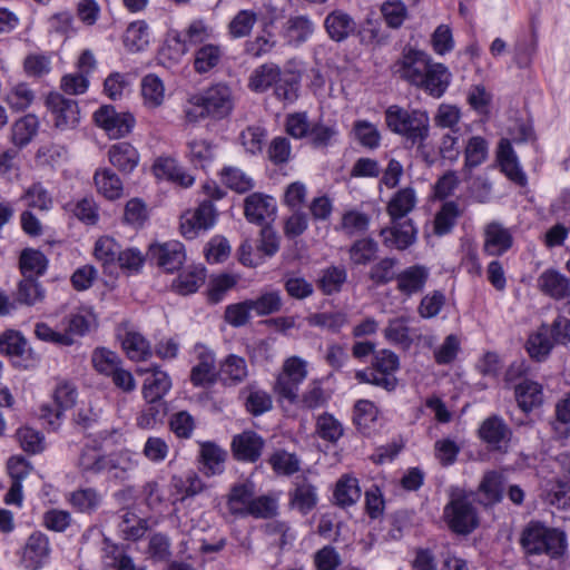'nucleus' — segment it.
<instances>
[{
  "label": "nucleus",
  "instance_id": "obj_42",
  "mask_svg": "<svg viewBox=\"0 0 570 570\" xmlns=\"http://www.w3.org/2000/svg\"><path fill=\"white\" fill-rule=\"evenodd\" d=\"M222 57L223 50L219 46L204 45L195 51L194 69L198 73H206L219 65Z\"/></svg>",
  "mask_w": 570,
  "mask_h": 570
},
{
  "label": "nucleus",
  "instance_id": "obj_63",
  "mask_svg": "<svg viewBox=\"0 0 570 570\" xmlns=\"http://www.w3.org/2000/svg\"><path fill=\"white\" fill-rule=\"evenodd\" d=\"M169 429L179 439H189L196 428L193 415L187 411H178L169 417Z\"/></svg>",
  "mask_w": 570,
  "mask_h": 570
},
{
  "label": "nucleus",
  "instance_id": "obj_53",
  "mask_svg": "<svg viewBox=\"0 0 570 570\" xmlns=\"http://www.w3.org/2000/svg\"><path fill=\"white\" fill-rule=\"evenodd\" d=\"M464 169L471 170L483 164L488 157V142L480 136H473L468 140L464 149Z\"/></svg>",
  "mask_w": 570,
  "mask_h": 570
},
{
  "label": "nucleus",
  "instance_id": "obj_64",
  "mask_svg": "<svg viewBox=\"0 0 570 570\" xmlns=\"http://www.w3.org/2000/svg\"><path fill=\"white\" fill-rule=\"evenodd\" d=\"M268 462L277 474L291 475L299 470L297 456L284 450L273 453Z\"/></svg>",
  "mask_w": 570,
  "mask_h": 570
},
{
  "label": "nucleus",
  "instance_id": "obj_49",
  "mask_svg": "<svg viewBox=\"0 0 570 570\" xmlns=\"http://www.w3.org/2000/svg\"><path fill=\"white\" fill-rule=\"evenodd\" d=\"M460 216L461 209L455 202L444 203L435 215L434 233L439 236L450 233Z\"/></svg>",
  "mask_w": 570,
  "mask_h": 570
},
{
  "label": "nucleus",
  "instance_id": "obj_38",
  "mask_svg": "<svg viewBox=\"0 0 570 570\" xmlns=\"http://www.w3.org/2000/svg\"><path fill=\"white\" fill-rule=\"evenodd\" d=\"M337 132L336 124L334 121L325 122L324 120L318 119L311 122L307 138L314 148H326L336 138Z\"/></svg>",
  "mask_w": 570,
  "mask_h": 570
},
{
  "label": "nucleus",
  "instance_id": "obj_28",
  "mask_svg": "<svg viewBox=\"0 0 570 570\" xmlns=\"http://www.w3.org/2000/svg\"><path fill=\"white\" fill-rule=\"evenodd\" d=\"M360 498L361 488L356 478L345 474L337 480L334 490V501L336 505L347 508L354 505Z\"/></svg>",
  "mask_w": 570,
  "mask_h": 570
},
{
  "label": "nucleus",
  "instance_id": "obj_17",
  "mask_svg": "<svg viewBox=\"0 0 570 570\" xmlns=\"http://www.w3.org/2000/svg\"><path fill=\"white\" fill-rule=\"evenodd\" d=\"M110 164L119 171L129 174L139 163L138 150L127 141H120L111 145L107 153Z\"/></svg>",
  "mask_w": 570,
  "mask_h": 570
},
{
  "label": "nucleus",
  "instance_id": "obj_2",
  "mask_svg": "<svg viewBox=\"0 0 570 570\" xmlns=\"http://www.w3.org/2000/svg\"><path fill=\"white\" fill-rule=\"evenodd\" d=\"M234 105L232 89L225 83H215L188 99L185 118L190 122H197L207 117L224 119L233 111Z\"/></svg>",
  "mask_w": 570,
  "mask_h": 570
},
{
  "label": "nucleus",
  "instance_id": "obj_11",
  "mask_svg": "<svg viewBox=\"0 0 570 570\" xmlns=\"http://www.w3.org/2000/svg\"><path fill=\"white\" fill-rule=\"evenodd\" d=\"M512 432L503 419L492 415L485 419L479 428V436L494 450H505Z\"/></svg>",
  "mask_w": 570,
  "mask_h": 570
},
{
  "label": "nucleus",
  "instance_id": "obj_6",
  "mask_svg": "<svg viewBox=\"0 0 570 570\" xmlns=\"http://www.w3.org/2000/svg\"><path fill=\"white\" fill-rule=\"evenodd\" d=\"M444 518L449 528L460 534H468L478 527L475 508L468 495L453 492L444 508Z\"/></svg>",
  "mask_w": 570,
  "mask_h": 570
},
{
  "label": "nucleus",
  "instance_id": "obj_8",
  "mask_svg": "<svg viewBox=\"0 0 570 570\" xmlns=\"http://www.w3.org/2000/svg\"><path fill=\"white\" fill-rule=\"evenodd\" d=\"M46 105L52 115L55 127L60 130L75 128L80 120V110L75 99L66 98L58 92H51Z\"/></svg>",
  "mask_w": 570,
  "mask_h": 570
},
{
  "label": "nucleus",
  "instance_id": "obj_56",
  "mask_svg": "<svg viewBox=\"0 0 570 570\" xmlns=\"http://www.w3.org/2000/svg\"><path fill=\"white\" fill-rule=\"evenodd\" d=\"M222 181L236 193L243 194L254 187L253 179L237 167H225L220 173Z\"/></svg>",
  "mask_w": 570,
  "mask_h": 570
},
{
  "label": "nucleus",
  "instance_id": "obj_61",
  "mask_svg": "<svg viewBox=\"0 0 570 570\" xmlns=\"http://www.w3.org/2000/svg\"><path fill=\"white\" fill-rule=\"evenodd\" d=\"M17 439L22 450L30 454H37L45 450V436L41 432L23 426L17 431Z\"/></svg>",
  "mask_w": 570,
  "mask_h": 570
},
{
  "label": "nucleus",
  "instance_id": "obj_16",
  "mask_svg": "<svg viewBox=\"0 0 570 570\" xmlns=\"http://www.w3.org/2000/svg\"><path fill=\"white\" fill-rule=\"evenodd\" d=\"M75 466L82 476L106 472V454L98 446L86 444L75 460Z\"/></svg>",
  "mask_w": 570,
  "mask_h": 570
},
{
  "label": "nucleus",
  "instance_id": "obj_45",
  "mask_svg": "<svg viewBox=\"0 0 570 570\" xmlns=\"http://www.w3.org/2000/svg\"><path fill=\"white\" fill-rule=\"evenodd\" d=\"M141 96L147 107H159L165 99V86L161 79L154 73L145 76L141 80Z\"/></svg>",
  "mask_w": 570,
  "mask_h": 570
},
{
  "label": "nucleus",
  "instance_id": "obj_31",
  "mask_svg": "<svg viewBox=\"0 0 570 570\" xmlns=\"http://www.w3.org/2000/svg\"><path fill=\"white\" fill-rule=\"evenodd\" d=\"M94 181L98 193L109 200L118 199L122 195V183L111 169H98Z\"/></svg>",
  "mask_w": 570,
  "mask_h": 570
},
{
  "label": "nucleus",
  "instance_id": "obj_58",
  "mask_svg": "<svg viewBox=\"0 0 570 570\" xmlns=\"http://www.w3.org/2000/svg\"><path fill=\"white\" fill-rule=\"evenodd\" d=\"M77 400V389L69 382H61L57 385L53 393L56 404L55 417L59 420L63 411L72 407Z\"/></svg>",
  "mask_w": 570,
  "mask_h": 570
},
{
  "label": "nucleus",
  "instance_id": "obj_19",
  "mask_svg": "<svg viewBox=\"0 0 570 570\" xmlns=\"http://www.w3.org/2000/svg\"><path fill=\"white\" fill-rule=\"evenodd\" d=\"M512 246V235L497 222H492L484 229V250L491 256H500Z\"/></svg>",
  "mask_w": 570,
  "mask_h": 570
},
{
  "label": "nucleus",
  "instance_id": "obj_18",
  "mask_svg": "<svg viewBox=\"0 0 570 570\" xmlns=\"http://www.w3.org/2000/svg\"><path fill=\"white\" fill-rule=\"evenodd\" d=\"M197 364L191 368L190 381L200 386L215 381V355L204 345H196Z\"/></svg>",
  "mask_w": 570,
  "mask_h": 570
},
{
  "label": "nucleus",
  "instance_id": "obj_41",
  "mask_svg": "<svg viewBox=\"0 0 570 570\" xmlns=\"http://www.w3.org/2000/svg\"><path fill=\"white\" fill-rule=\"evenodd\" d=\"M409 321L407 316L390 318L386 327L383 330L384 337L395 345L409 347L412 344Z\"/></svg>",
  "mask_w": 570,
  "mask_h": 570
},
{
  "label": "nucleus",
  "instance_id": "obj_50",
  "mask_svg": "<svg viewBox=\"0 0 570 570\" xmlns=\"http://www.w3.org/2000/svg\"><path fill=\"white\" fill-rule=\"evenodd\" d=\"M252 309L258 316H266L277 313L282 309L283 298L279 291H266L258 297L249 299Z\"/></svg>",
  "mask_w": 570,
  "mask_h": 570
},
{
  "label": "nucleus",
  "instance_id": "obj_21",
  "mask_svg": "<svg viewBox=\"0 0 570 570\" xmlns=\"http://www.w3.org/2000/svg\"><path fill=\"white\" fill-rule=\"evenodd\" d=\"M148 373L142 384V396L145 401H164V396L171 387L169 375L158 367L145 370Z\"/></svg>",
  "mask_w": 570,
  "mask_h": 570
},
{
  "label": "nucleus",
  "instance_id": "obj_46",
  "mask_svg": "<svg viewBox=\"0 0 570 570\" xmlns=\"http://www.w3.org/2000/svg\"><path fill=\"white\" fill-rule=\"evenodd\" d=\"M299 78L297 72L291 70L283 71L274 86L276 97L285 102H294L298 97Z\"/></svg>",
  "mask_w": 570,
  "mask_h": 570
},
{
  "label": "nucleus",
  "instance_id": "obj_12",
  "mask_svg": "<svg viewBox=\"0 0 570 570\" xmlns=\"http://www.w3.org/2000/svg\"><path fill=\"white\" fill-rule=\"evenodd\" d=\"M265 441L254 431H244L233 438L232 450L239 461L256 462L264 449Z\"/></svg>",
  "mask_w": 570,
  "mask_h": 570
},
{
  "label": "nucleus",
  "instance_id": "obj_15",
  "mask_svg": "<svg viewBox=\"0 0 570 570\" xmlns=\"http://www.w3.org/2000/svg\"><path fill=\"white\" fill-rule=\"evenodd\" d=\"M324 28L331 40L342 42L354 35L356 22L347 12L336 9L325 17Z\"/></svg>",
  "mask_w": 570,
  "mask_h": 570
},
{
  "label": "nucleus",
  "instance_id": "obj_60",
  "mask_svg": "<svg viewBox=\"0 0 570 570\" xmlns=\"http://www.w3.org/2000/svg\"><path fill=\"white\" fill-rule=\"evenodd\" d=\"M257 22V13L252 10H240L230 20L228 31L233 38H244L252 32Z\"/></svg>",
  "mask_w": 570,
  "mask_h": 570
},
{
  "label": "nucleus",
  "instance_id": "obj_35",
  "mask_svg": "<svg viewBox=\"0 0 570 570\" xmlns=\"http://www.w3.org/2000/svg\"><path fill=\"white\" fill-rule=\"evenodd\" d=\"M245 396V407L250 414L258 416L268 412L273 406L272 396L255 385H248L242 390Z\"/></svg>",
  "mask_w": 570,
  "mask_h": 570
},
{
  "label": "nucleus",
  "instance_id": "obj_29",
  "mask_svg": "<svg viewBox=\"0 0 570 570\" xmlns=\"http://www.w3.org/2000/svg\"><path fill=\"white\" fill-rule=\"evenodd\" d=\"M553 344L549 326L542 325L529 336L525 347L531 358L541 362L550 354Z\"/></svg>",
  "mask_w": 570,
  "mask_h": 570
},
{
  "label": "nucleus",
  "instance_id": "obj_33",
  "mask_svg": "<svg viewBox=\"0 0 570 570\" xmlns=\"http://www.w3.org/2000/svg\"><path fill=\"white\" fill-rule=\"evenodd\" d=\"M515 397L523 411H531L543 402L542 386L537 382L524 380L515 386Z\"/></svg>",
  "mask_w": 570,
  "mask_h": 570
},
{
  "label": "nucleus",
  "instance_id": "obj_25",
  "mask_svg": "<svg viewBox=\"0 0 570 570\" xmlns=\"http://www.w3.org/2000/svg\"><path fill=\"white\" fill-rule=\"evenodd\" d=\"M429 277V272L422 266H411L396 276L397 289L407 296L420 293Z\"/></svg>",
  "mask_w": 570,
  "mask_h": 570
},
{
  "label": "nucleus",
  "instance_id": "obj_30",
  "mask_svg": "<svg viewBox=\"0 0 570 570\" xmlns=\"http://www.w3.org/2000/svg\"><path fill=\"white\" fill-rule=\"evenodd\" d=\"M136 465L137 461L135 454L129 450H120L106 454V472L110 473L116 479H126L128 472L134 470Z\"/></svg>",
  "mask_w": 570,
  "mask_h": 570
},
{
  "label": "nucleus",
  "instance_id": "obj_59",
  "mask_svg": "<svg viewBox=\"0 0 570 570\" xmlns=\"http://www.w3.org/2000/svg\"><path fill=\"white\" fill-rule=\"evenodd\" d=\"M316 432L321 439L335 443L343 435L341 422L330 413H323L317 417Z\"/></svg>",
  "mask_w": 570,
  "mask_h": 570
},
{
  "label": "nucleus",
  "instance_id": "obj_36",
  "mask_svg": "<svg viewBox=\"0 0 570 570\" xmlns=\"http://www.w3.org/2000/svg\"><path fill=\"white\" fill-rule=\"evenodd\" d=\"M313 32L314 23L305 16L291 17L284 24V37L289 43H303Z\"/></svg>",
  "mask_w": 570,
  "mask_h": 570
},
{
  "label": "nucleus",
  "instance_id": "obj_32",
  "mask_svg": "<svg viewBox=\"0 0 570 570\" xmlns=\"http://www.w3.org/2000/svg\"><path fill=\"white\" fill-rule=\"evenodd\" d=\"M39 129V120L32 115H26L18 119L11 127V141L14 146L22 148L27 146Z\"/></svg>",
  "mask_w": 570,
  "mask_h": 570
},
{
  "label": "nucleus",
  "instance_id": "obj_52",
  "mask_svg": "<svg viewBox=\"0 0 570 570\" xmlns=\"http://www.w3.org/2000/svg\"><path fill=\"white\" fill-rule=\"evenodd\" d=\"M308 325L338 333L347 323V315L343 312L314 313L306 318Z\"/></svg>",
  "mask_w": 570,
  "mask_h": 570
},
{
  "label": "nucleus",
  "instance_id": "obj_27",
  "mask_svg": "<svg viewBox=\"0 0 570 570\" xmlns=\"http://www.w3.org/2000/svg\"><path fill=\"white\" fill-rule=\"evenodd\" d=\"M226 456V451L213 442H204L200 445V463L208 476L223 473Z\"/></svg>",
  "mask_w": 570,
  "mask_h": 570
},
{
  "label": "nucleus",
  "instance_id": "obj_10",
  "mask_svg": "<svg viewBox=\"0 0 570 570\" xmlns=\"http://www.w3.org/2000/svg\"><path fill=\"white\" fill-rule=\"evenodd\" d=\"M383 244L389 248L404 250L416 240V229L411 219L391 220V226L381 230Z\"/></svg>",
  "mask_w": 570,
  "mask_h": 570
},
{
  "label": "nucleus",
  "instance_id": "obj_37",
  "mask_svg": "<svg viewBox=\"0 0 570 570\" xmlns=\"http://www.w3.org/2000/svg\"><path fill=\"white\" fill-rule=\"evenodd\" d=\"M167 411L165 401H146V405L137 416V426L142 430L156 429L163 423Z\"/></svg>",
  "mask_w": 570,
  "mask_h": 570
},
{
  "label": "nucleus",
  "instance_id": "obj_43",
  "mask_svg": "<svg viewBox=\"0 0 570 570\" xmlns=\"http://www.w3.org/2000/svg\"><path fill=\"white\" fill-rule=\"evenodd\" d=\"M121 344L130 360L144 361L151 355L149 342L138 332H126Z\"/></svg>",
  "mask_w": 570,
  "mask_h": 570
},
{
  "label": "nucleus",
  "instance_id": "obj_39",
  "mask_svg": "<svg viewBox=\"0 0 570 570\" xmlns=\"http://www.w3.org/2000/svg\"><path fill=\"white\" fill-rule=\"evenodd\" d=\"M282 72L277 65L264 63L252 73L249 87L256 92L266 91L269 87L275 86Z\"/></svg>",
  "mask_w": 570,
  "mask_h": 570
},
{
  "label": "nucleus",
  "instance_id": "obj_47",
  "mask_svg": "<svg viewBox=\"0 0 570 570\" xmlns=\"http://www.w3.org/2000/svg\"><path fill=\"white\" fill-rule=\"evenodd\" d=\"M206 274L203 267H193L179 274L173 286L177 293L188 295L195 293L205 282Z\"/></svg>",
  "mask_w": 570,
  "mask_h": 570
},
{
  "label": "nucleus",
  "instance_id": "obj_9",
  "mask_svg": "<svg viewBox=\"0 0 570 570\" xmlns=\"http://www.w3.org/2000/svg\"><path fill=\"white\" fill-rule=\"evenodd\" d=\"M95 122L102 128L109 138L118 139L128 135L135 124L132 115L117 112L112 106H101L94 114Z\"/></svg>",
  "mask_w": 570,
  "mask_h": 570
},
{
  "label": "nucleus",
  "instance_id": "obj_22",
  "mask_svg": "<svg viewBox=\"0 0 570 570\" xmlns=\"http://www.w3.org/2000/svg\"><path fill=\"white\" fill-rule=\"evenodd\" d=\"M275 213L274 199L259 193H254L245 199V216L256 224H263Z\"/></svg>",
  "mask_w": 570,
  "mask_h": 570
},
{
  "label": "nucleus",
  "instance_id": "obj_55",
  "mask_svg": "<svg viewBox=\"0 0 570 570\" xmlns=\"http://www.w3.org/2000/svg\"><path fill=\"white\" fill-rule=\"evenodd\" d=\"M370 225V217L358 210H348L343 214L341 224L337 229L342 230L347 236H355L363 234L367 230Z\"/></svg>",
  "mask_w": 570,
  "mask_h": 570
},
{
  "label": "nucleus",
  "instance_id": "obj_51",
  "mask_svg": "<svg viewBox=\"0 0 570 570\" xmlns=\"http://www.w3.org/2000/svg\"><path fill=\"white\" fill-rule=\"evenodd\" d=\"M45 298V289L33 277H23L18 284L17 301L21 304L32 306L42 302Z\"/></svg>",
  "mask_w": 570,
  "mask_h": 570
},
{
  "label": "nucleus",
  "instance_id": "obj_3",
  "mask_svg": "<svg viewBox=\"0 0 570 570\" xmlns=\"http://www.w3.org/2000/svg\"><path fill=\"white\" fill-rule=\"evenodd\" d=\"M520 544L527 554L561 557L567 549L566 533L557 528H548L540 522H530L522 531Z\"/></svg>",
  "mask_w": 570,
  "mask_h": 570
},
{
  "label": "nucleus",
  "instance_id": "obj_40",
  "mask_svg": "<svg viewBox=\"0 0 570 570\" xmlns=\"http://www.w3.org/2000/svg\"><path fill=\"white\" fill-rule=\"evenodd\" d=\"M19 265L23 277L37 278L46 272L48 261L40 250L27 248L21 252Z\"/></svg>",
  "mask_w": 570,
  "mask_h": 570
},
{
  "label": "nucleus",
  "instance_id": "obj_34",
  "mask_svg": "<svg viewBox=\"0 0 570 570\" xmlns=\"http://www.w3.org/2000/svg\"><path fill=\"white\" fill-rule=\"evenodd\" d=\"M254 497L253 484L240 483L235 484L228 494L227 507L233 515L246 517V511L249 508L250 501Z\"/></svg>",
  "mask_w": 570,
  "mask_h": 570
},
{
  "label": "nucleus",
  "instance_id": "obj_57",
  "mask_svg": "<svg viewBox=\"0 0 570 570\" xmlns=\"http://www.w3.org/2000/svg\"><path fill=\"white\" fill-rule=\"evenodd\" d=\"M346 271L342 267L332 266L322 272L318 278V287L325 295L341 291L346 281Z\"/></svg>",
  "mask_w": 570,
  "mask_h": 570
},
{
  "label": "nucleus",
  "instance_id": "obj_7",
  "mask_svg": "<svg viewBox=\"0 0 570 570\" xmlns=\"http://www.w3.org/2000/svg\"><path fill=\"white\" fill-rule=\"evenodd\" d=\"M307 363L298 356L288 357L278 374L274 390L283 399L294 403L298 397V387L307 376Z\"/></svg>",
  "mask_w": 570,
  "mask_h": 570
},
{
  "label": "nucleus",
  "instance_id": "obj_14",
  "mask_svg": "<svg viewBox=\"0 0 570 570\" xmlns=\"http://www.w3.org/2000/svg\"><path fill=\"white\" fill-rule=\"evenodd\" d=\"M150 254L166 272L179 269L186 258L184 245L176 240L151 246Z\"/></svg>",
  "mask_w": 570,
  "mask_h": 570
},
{
  "label": "nucleus",
  "instance_id": "obj_24",
  "mask_svg": "<svg viewBox=\"0 0 570 570\" xmlns=\"http://www.w3.org/2000/svg\"><path fill=\"white\" fill-rule=\"evenodd\" d=\"M248 375V367L245 358L230 354L219 367V379L224 385L233 386L242 383Z\"/></svg>",
  "mask_w": 570,
  "mask_h": 570
},
{
  "label": "nucleus",
  "instance_id": "obj_23",
  "mask_svg": "<svg viewBox=\"0 0 570 570\" xmlns=\"http://www.w3.org/2000/svg\"><path fill=\"white\" fill-rule=\"evenodd\" d=\"M154 170L157 177L170 180L184 188L190 187L195 181V178L171 158H159L154 165Z\"/></svg>",
  "mask_w": 570,
  "mask_h": 570
},
{
  "label": "nucleus",
  "instance_id": "obj_13",
  "mask_svg": "<svg viewBox=\"0 0 570 570\" xmlns=\"http://www.w3.org/2000/svg\"><path fill=\"white\" fill-rule=\"evenodd\" d=\"M48 538L40 533H32L23 548L21 562L27 570H38L49 557Z\"/></svg>",
  "mask_w": 570,
  "mask_h": 570
},
{
  "label": "nucleus",
  "instance_id": "obj_20",
  "mask_svg": "<svg viewBox=\"0 0 570 570\" xmlns=\"http://www.w3.org/2000/svg\"><path fill=\"white\" fill-rule=\"evenodd\" d=\"M538 287L554 299L570 297V281L556 269L544 271L538 278Z\"/></svg>",
  "mask_w": 570,
  "mask_h": 570
},
{
  "label": "nucleus",
  "instance_id": "obj_4",
  "mask_svg": "<svg viewBox=\"0 0 570 570\" xmlns=\"http://www.w3.org/2000/svg\"><path fill=\"white\" fill-rule=\"evenodd\" d=\"M202 190L209 199H204L195 210L186 212L180 217V232L187 239H194L199 232L214 226L217 212L212 200H218L225 196V191L215 181L205 183Z\"/></svg>",
  "mask_w": 570,
  "mask_h": 570
},
{
  "label": "nucleus",
  "instance_id": "obj_44",
  "mask_svg": "<svg viewBox=\"0 0 570 570\" xmlns=\"http://www.w3.org/2000/svg\"><path fill=\"white\" fill-rule=\"evenodd\" d=\"M291 503L294 508L306 514L317 503L316 488L306 480L297 482L291 495Z\"/></svg>",
  "mask_w": 570,
  "mask_h": 570
},
{
  "label": "nucleus",
  "instance_id": "obj_26",
  "mask_svg": "<svg viewBox=\"0 0 570 570\" xmlns=\"http://www.w3.org/2000/svg\"><path fill=\"white\" fill-rule=\"evenodd\" d=\"M416 205V194L411 187L396 191L390 199L386 212L391 220H400L411 213Z\"/></svg>",
  "mask_w": 570,
  "mask_h": 570
},
{
  "label": "nucleus",
  "instance_id": "obj_5",
  "mask_svg": "<svg viewBox=\"0 0 570 570\" xmlns=\"http://www.w3.org/2000/svg\"><path fill=\"white\" fill-rule=\"evenodd\" d=\"M387 127L404 136L412 145H421L429 136L430 118L426 111L406 110L400 106H390L385 111Z\"/></svg>",
  "mask_w": 570,
  "mask_h": 570
},
{
  "label": "nucleus",
  "instance_id": "obj_62",
  "mask_svg": "<svg viewBox=\"0 0 570 570\" xmlns=\"http://www.w3.org/2000/svg\"><path fill=\"white\" fill-rule=\"evenodd\" d=\"M377 243L372 238L356 240L350 248V258L356 265H366L376 255Z\"/></svg>",
  "mask_w": 570,
  "mask_h": 570
},
{
  "label": "nucleus",
  "instance_id": "obj_48",
  "mask_svg": "<svg viewBox=\"0 0 570 570\" xmlns=\"http://www.w3.org/2000/svg\"><path fill=\"white\" fill-rule=\"evenodd\" d=\"M484 504H494L502 500L503 478L495 471L487 472L479 485Z\"/></svg>",
  "mask_w": 570,
  "mask_h": 570
},
{
  "label": "nucleus",
  "instance_id": "obj_54",
  "mask_svg": "<svg viewBox=\"0 0 570 570\" xmlns=\"http://www.w3.org/2000/svg\"><path fill=\"white\" fill-rule=\"evenodd\" d=\"M124 43L131 51L144 50L149 43L147 23L142 20L130 23L124 36Z\"/></svg>",
  "mask_w": 570,
  "mask_h": 570
},
{
  "label": "nucleus",
  "instance_id": "obj_1",
  "mask_svg": "<svg viewBox=\"0 0 570 570\" xmlns=\"http://www.w3.org/2000/svg\"><path fill=\"white\" fill-rule=\"evenodd\" d=\"M400 78L425 94L441 98L450 86L452 75L449 69L432 58L415 49H409L395 63Z\"/></svg>",
  "mask_w": 570,
  "mask_h": 570
}]
</instances>
